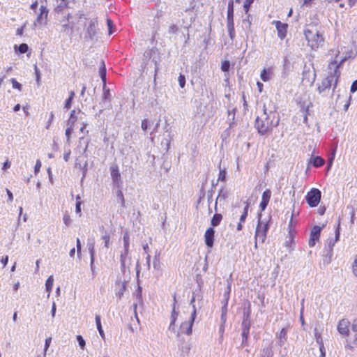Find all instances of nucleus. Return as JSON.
I'll return each instance as SVG.
<instances>
[{
	"mask_svg": "<svg viewBox=\"0 0 357 357\" xmlns=\"http://www.w3.org/2000/svg\"><path fill=\"white\" fill-rule=\"evenodd\" d=\"M268 230V222L265 224H262V222L260 220V218L258 220V224L257 225L256 231H255V248L257 247V241H260L261 243H264L266 238L267 231Z\"/></svg>",
	"mask_w": 357,
	"mask_h": 357,
	"instance_id": "nucleus-4",
	"label": "nucleus"
},
{
	"mask_svg": "<svg viewBox=\"0 0 357 357\" xmlns=\"http://www.w3.org/2000/svg\"><path fill=\"white\" fill-rule=\"evenodd\" d=\"M77 120V117L75 116V110L73 109L70 112V118L68 120V126H70V127H73L76 121Z\"/></svg>",
	"mask_w": 357,
	"mask_h": 357,
	"instance_id": "nucleus-30",
	"label": "nucleus"
},
{
	"mask_svg": "<svg viewBox=\"0 0 357 357\" xmlns=\"http://www.w3.org/2000/svg\"><path fill=\"white\" fill-rule=\"evenodd\" d=\"M339 237H340V232H339V230L337 229L335 231V238L334 239L331 238V239L328 240L327 255H328V257H329L328 262H330L331 258L333 255V248L335 245V243L339 240Z\"/></svg>",
	"mask_w": 357,
	"mask_h": 357,
	"instance_id": "nucleus-15",
	"label": "nucleus"
},
{
	"mask_svg": "<svg viewBox=\"0 0 357 357\" xmlns=\"http://www.w3.org/2000/svg\"><path fill=\"white\" fill-rule=\"evenodd\" d=\"M15 50H16L17 48L18 49V51L21 53V54H24L25 52H27L28 49H29V47L28 45L26 44V43H22L20 44L19 46L17 45H15L14 47Z\"/></svg>",
	"mask_w": 357,
	"mask_h": 357,
	"instance_id": "nucleus-36",
	"label": "nucleus"
},
{
	"mask_svg": "<svg viewBox=\"0 0 357 357\" xmlns=\"http://www.w3.org/2000/svg\"><path fill=\"white\" fill-rule=\"evenodd\" d=\"M82 15L81 13H76L75 15H73V18L70 20V25L73 24V28L75 27V24H77L79 19L82 17Z\"/></svg>",
	"mask_w": 357,
	"mask_h": 357,
	"instance_id": "nucleus-38",
	"label": "nucleus"
},
{
	"mask_svg": "<svg viewBox=\"0 0 357 357\" xmlns=\"http://www.w3.org/2000/svg\"><path fill=\"white\" fill-rule=\"evenodd\" d=\"M280 123V117L276 107L271 101L265 102L263 106V114L257 116L255 121V128L258 132L264 135L271 132L273 128L277 127Z\"/></svg>",
	"mask_w": 357,
	"mask_h": 357,
	"instance_id": "nucleus-1",
	"label": "nucleus"
},
{
	"mask_svg": "<svg viewBox=\"0 0 357 357\" xmlns=\"http://www.w3.org/2000/svg\"><path fill=\"white\" fill-rule=\"evenodd\" d=\"M68 0H56V6L55 11L58 13L62 12L63 10L68 6Z\"/></svg>",
	"mask_w": 357,
	"mask_h": 357,
	"instance_id": "nucleus-20",
	"label": "nucleus"
},
{
	"mask_svg": "<svg viewBox=\"0 0 357 357\" xmlns=\"http://www.w3.org/2000/svg\"><path fill=\"white\" fill-rule=\"evenodd\" d=\"M314 337H315L316 342L319 344V353H320L319 357H325L326 356V350H325V347L324 345V342H323L321 334L317 331V329H315V331H314Z\"/></svg>",
	"mask_w": 357,
	"mask_h": 357,
	"instance_id": "nucleus-17",
	"label": "nucleus"
},
{
	"mask_svg": "<svg viewBox=\"0 0 357 357\" xmlns=\"http://www.w3.org/2000/svg\"><path fill=\"white\" fill-rule=\"evenodd\" d=\"M153 124L152 121H149L147 119H144L142 121V129L144 131H146L149 127H150Z\"/></svg>",
	"mask_w": 357,
	"mask_h": 357,
	"instance_id": "nucleus-42",
	"label": "nucleus"
},
{
	"mask_svg": "<svg viewBox=\"0 0 357 357\" xmlns=\"http://www.w3.org/2000/svg\"><path fill=\"white\" fill-rule=\"evenodd\" d=\"M248 208H249V204L248 202H246V205L244 207L243 212L240 217L241 222H244L245 221V219L248 216Z\"/></svg>",
	"mask_w": 357,
	"mask_h": 357,
	"instance_id": "nucleus-39",
	"label": "nucleus"
},
{
	"mask_svg": "<svg viewBox=\"0 0 357 357\" xmlns=\"http://www.w3.org/2000/svg\"><path fill=\"white\" fill-rule=\"evenodd\" d=\"M287 331L286 328H282L280 333L278 334V339H284V340H287Z\"/></svg>",
	"mask_w": 357,
	"mask_h": 357,
	"instance_id": "nucleus-48",
	"label": "nucleus"
},
{
	"mask_svg": "<svg viewBox=\"0 0 357 357\" xmlns=\"http://www.w3.org/2000/svg\"><path fill=\"white\" fill-rule=\"evenodd\" d=\"M222 219V215L220 213H215L211 219V224L213 227L218 226Z\"/></svg>",
	"mask_w": 357,
	"mask_h": 357,
	"instance_id": "nucleus-25",
	"label": "nucleus"
},
{
	"mask_svg": "<svg viewBox=\"0 0 357 357\" xmlns=\"http://www.w3.org/2000/svg\"><path fill=\"white\" fill-rule=\"evenodd\" d=\"M251 326L250 321V309L244 310L243 318L241 324L242 332L250 333V328Z\"/></svg>",
	"mask_w": 357,
	"mask_h": 357,
	"instance_id": "nucleus-11",
	"label": "nucleus"
},
{
	"mask_svg": "<svg viewBox=\"0 0 357 357\" xmlns=\"http://www.w3.org/2000/svg\"><path fill=\"white\" fill-rule=\"evenodd\" d=\"M10 82L12 83L13 88L18 89L19 91H22V84H20L15 79L12 78L10 79Z\"/></svg>",
	"mask_w": 357,
	"mask_h": 357,
	"instance_id": "nucleus-44",
	"label": "nucleus"
},
{
	"mask_svg": "<svg viewBox=\"0 0 357 357\" xmlns=\"http://www.w3.org/2000/svg\"><path fill=\"white\" fill-rule=\"evenodd\" d=\"M179 349L182 353L188 354L191 349V345L190 343L184 344L183 345L179 347Z\"/></svg>",
	"mask_w": 357,
	"mask_h": 357,
	"instance_id": "nucleus-40",
	"label": "nucleus"
},
{
	"mask_svg": "<svg viewBox=\"0 0 357 357\" xmlns=\"http://www.w3.org/2000/svg\"><path fill=\"white\" fill-rule=\"evenodd\" d=\"M48 15V9L45 6L40 7V13L33 23L35 27L45 24Z\"/></svg>",
	"mask_w": 357,
	"mask_h": 357,
	"instance_id": "nucleus-9",
	"label": "nucleus"
},
{
	"mask_svg": "<svg viewBox=\"0 0 357 357\" xmlns=\"http://www.w3.org/2000/svg\"><path fill=\"white\" fill-rule=\"evenodd\" d=\"M261 79L264 82H268L271 79V72L270 70H267L266 69H264L260 75Z\"/></svg>",
	"mask_w": 357,
	"mask_h": 357,
	"instance_id": "nucleus-31",
	"label": "nucleus"
},
{
	"mask_svg": "<svg viewBox=\"0 0 357 357\" xmlns=\"http://www.w3.org/2000/svg\"><path fill=\"white\" fill-rule=\"evenodd\" d=\"M63 220L64 224L66 226H69L70 225L71 219L68 214H65L63 215Z\"/></svg>",
	"mask_w": 357,
	"mask_h": 357,
	"instance_id": "nucleus-51",
	"label": "nucleus"
},
{
	"mask_svg": "<svg viewBox=\"0 0 357 357\" xmlns=\"http://www.w3.org/2000/svg\"><path fill=\"white\" fill-rule=\"evenodd\" d=\"M73 130V127H70V126H68V128L66 130L65 135L67 137V142H70L71 131Z\"/></svg>",
	"mask_w": 357,
	"mask_h": 357,
	"instance_id": "nucleus-56",
	"label": "nucleus"
},
{
	"mask_svg": "<svg viewBox=\"0 0 357 357\" xmlns=\"http://www.w3.org/2000/svg\"><path fill=\"white\" fill-rule=\"evenodd\" d=\"M227 195H228V193L226 190H225L224 188H222L220 190V191L218 192V197L216 199L215 204V211L217 210L218 200H220V202H221L222 200H225L227 197Z\"/></svg>",
	"mask_w": 357,
	"mask_h": 357,
	"instance_id": "nucleus-23",
	"label": "nucleus"
},
{
	"mask_svg": "<svg viewBox=\"0 0 357 357\" xmlns=\"http://www.w3.org/2000/svg\"><path fill=\"white\" fill-rule=\"evenodd\" d=\"M235 109H228V116H227V121L229 122V126L231 127L233 124H234V119H235Z\"/></svg>",
	"mask_w": 357,
	"mask_h": 357,
	"instance_id": "nucleus-26",
	"label": "nucleus"
},
{
	"mask_svg": "<svg viewBox=\"0 0 357 357\" xmlns=\"http://www.w3.org/2000/svg\"><path fill=\"white\" fill-rule=\"evenodd\" d=\"M53 282H54L53 276L51 275L47 278V280H46V282H45V287H46V291L48 292V296H50V294L52 291V287H53Z\"/></svg>",
	"mask_w": 357,
	"mask_h": 357,
	"instance_id": "nucleus-28",
	"label": "nucleus"
},
{
	"mask_svg": "<svg viewBox=\"0 0 357 357\" xmlns=\"http://www.w3.org/2000/svg\"><path fill=\"white\" fill-rule=\"evenodd\" d=\"M97 31L98 21L96 19H91L86 28L85 38L87 40H93L96 35Z\"/></svg>",
	"mask_w": 357,
	"mask_h": 357,
	"instance_id": "nucleus-7",
	"label": "nucleus"
},
{
	"mask_svg": "<svg viewBox=\"0 0 357 357\" xmlns=\"http://www.w3.org/2000/svg\"><path fill=\"white\" fill-rule=\"evenodd\" d=\"M310 162L311 164H312L315 167H319L324 164L325 161L322 158H321L319 156H316V157L312 158L310 159Z\"/></svg>",
	"mask_w": 357,
	"mask_h": 357,
	"instance_id": "nucleus-22",
	"label": "nucleus"
},
{
	"mask_svg": "<svg viewBox=\"0 0 357 357\" xmlns=\"http://www.w3.org/2000/svg\"><path fill=\"white\" fill-rule=\"evenodd\" d=\"M128 251H129V250L124 249V250L121 252L120 262H121L122 268H125V266H126V257L128 255Z\"/></svg>",
	"mask_w": 357,
	"mask_h": 357,
	"instance_id": "nucleus-29",
	"label": "nucleus"
},
{
	"mask_svg": "<svg viewBox=\"0 0 357 357\" xmlns=\"http://www.w3.org/2000/svg\"><path fill=\"white\" fill-rule=\"evenodd\" d=\"M51 341H52V337H50L45 339V348H44V357H45V356H46L47 351L51 344Z\"/></svg>",
	"mask_w": 357,
	"mask_h": 357,
	"instance_id": "nucleus-46",
	"label": "nucleus"
},
{
	"mask_svg": "<svg viewBox=\"0 0 357 357\" xmlns=\"http://www.w3.org/2000/svg\"><path fill=\"white\" fill-rule=\"evenodd\" d=\"M215 229L209 227L204 234L205 243L208 248H212L214 243Z\"/></svg>",
	"mask_w": 357,
	"mask_h": 357,
	"instance_id": "nucleus-13",
	"label": "nucleus"
},
{
	"mask_svg": "<svg viewBox=\"0 0 357 357\" xmlns=\"http://www.w3.org/2000/svg\"><path fill=\"white\" fill-rule=\"evenodd\" d=\"M110 174L114 185L119 186L121 184V174L117 164H112L109 168Z\"/></svg>",
	"mask_w": 357,
	"mask_h": 357,
	"instance_id": "nucleus-10",
	"label": "nucleus"
},
{
	"mask_svg": "<svg viewBox=\"0 0 357 357\" xmlns=\"http://www.w3.org/2000/svg\"><path fill=\"white\" fill-rule=\"evenodd\" d=\"M321 231V227L319 226L316 225L312 228L308 242L310 247L312 248L315 245L316 241L319 238Z\"/></svg>",
	"mask_w": 357,
	"mask_h": 357,
	"instance_id": "nucleus-12",
	"label": "nucleus"
},
{
	"mask_svg": "<svg viewBox=\"0 0 357 357\" xmlns=\"http://www.w3.org/2000/svg\"><path fill=\"white\" fill-rule=\"evenodd\" d=\"M176 296H174V304L172 306V311L171 314V326H174L178 316V312L176 310Z\"/></svg>",
	"mask_w": 357,
	"mask_h": 357,
	"instance_id": "nucleus-21",
	"label": "nucleus"
},
{
	"mask_svg": "<svg viewBox=\"0 0 357 357\" xmlns=\"http://www.w3.org/2000/svg\"><path fill=\"white\" fill-rule=\"evenodd\" d=\"M41 165H42V164H41L40 160H37L36 162V165H35V167H34V173L36 174L40 171Z\"/></svg>",
	"mask_w": 357,
	"mask_h": 357,
	"instance_id": "nucleus-54",
	"label": "nucleus"
},
{
	"mask_svg": "<svg viewBox=\"0 0 357 357\" xmlns=\"http://www.w3.org/2000/svg\"><path fill=\"white\" fill-rule=\"evenodd\" d=\"M126 282H123L121 284V287H120L119 290L116 294V295L119 298V299L121 298V297L123 296V295L124 294V291H126Z\"/></svg>",
	"mask_w": 357,
	"mask_h": 357,
	"instance_id": "nucleus-35",
	"label": "nucleus"
},
{
	"mask_svg": "<svg viewBox=\"0 0 357 357\" xmlns=\"http://www.w3.org/2000/svg\"><path fill=\"white\" fill-rule=\"evenodd\" d=\"M349 324L350 323L347 319H343L340 320L337 325L338 332L342 335H348Z\"/></svg>",
	"mask_w": 357,
	"mask_h": 357,
	"instance_id": "nucleus-16",
	"label": "nucleus"
},
{
	"mask_svg": "<svg viewBox=\"0 0 357 357\" xmlns=\"http://www.w3.org/2000/svg\"><path fill=\"white\" fill-rule=\"evenodd\" d=\"M77 342L79 343V347L82 349H84V347H85V344H86V342H85V340H84V338L81 335H77Z\"/></svg>",
	"mask_w": 357,
	"mask_h": 357,
	"instance_id": "nucleus-47",
	"label": "nucleus"
},
{
	"mask_svg": "<svg viewBox=\"0 0 357 357\" xmlns=\"http://www.w3.org/2000/svg\"><path fill=\"white\" fill-rule=\"evenodd\" d=\"M90 258L91 259L94 260L95 250L93 244L91 245L89 248Z\"/></svg>",
	"mask_w": 357,
	"mask_h": 357,
	"instance_id": "nucleus-55",
	"label": "nucleus"
},
{
	"mask_svg": "<svg viewBox=\"0 0 357 357\" xmlns=\"http://www.w3.org/2000/svg\"><path fill=\"white\" fill-rule=\"evenodd\" d=\"M228 33L231 40L235 37L234 23L227 24Z\"/></svg>",
	"mask_w": 357,
	"mask_h": 357,
	"instance_id": "nucleus-32",
	"label": "nucleus"
},
{
	"mask_svg": "<svg viewBox=\"0 0 357 357\" xmlns=\"http://www.w3.org/2000/svg\"><path fill=\"white\" fill-rule=\"evenodd\" d=\"M347 57L338 59V55L336 56L334 61H331L328 64V76L324 79L318 86L319 93L323 96H326L331 90V87L333 85V92L336 88L338 79L340 76V71L339 70L340 66L346 61Z\"/></svg>",
	"mask_w": 357,
	"mask_h": 357,
	"instance_id": "nucleus-2",
	"label": "nucleus"
},
{
	"mask_svg": "<svg viewBox=\"0 0 357 357\" xmlns=\"http://www.w3.org/2000/svg\"><path fill=\"white\" fill-rule=\"evenodd\" d=\"M8 195V202H12L13 200V193L8 188L6 189Z\"/></svg>",
	"mask_w": 357,
	"mask_h": 357,
	"instance_id": "nucleus-60",
	"label": "nucleus"
},
{
	"mask_svg": "<svg viewBox=\"0 0 357 357\" xmlns=\"http://www.w3.org/2000/svg\"><path fill=\"white\" fill-rule=\"evenodd\" d=\"M275 23L278 31V36L281 40H283L287 36L288 25L287 24L282 23L280 21H276Z\"/></svg>",
	"mask_w": 357,
	"mask_h": 357,
	"instance_id": "nucleus-14",
	"label": "nucleus"
},
{
	"mask_svg": "<svg viewBox=\"0 0 357 357\" xmlns=\"http://www.w3.org/2000/svg\"><path fill=\"white\" fill-rule=\"evenodd\" d=\"M90 261H90V268H91L92 276H93V278H95V276L96 275V267L94 266V260L92 261V259H91Z\"/></svg>",
	"mask_w": 357,
	"mask_h": 357,
	"instance_id": "nucleus-53",
	"label": "nucleus"
},
{
	"mask_svg": "<svg viewBox=\"0 0 357 357\" xmlns=\"http://www.w3.org/2000/svg\"><path fill=\"white\" fill-rule=\"evenodd\" d=\"M73 18V15L68 14L66 16H64L63 19L61 20L62 28L63 29V31H66L68 29H73V24L70 25V20Z\"/></svg>",
	"mask_w": 357,
	"mask_h": 357,
	"instance_id": "nucleus-19",
	"label": "nucleus"
},
{
	"mask_svg": "<svg viewBox=\"0 0 357 357\" xmlns=\"http://www.w3.org/2000/svg\"><path fill=\"white\" fill-rule=\"evenodd\" d=\"M178 83H179V86L181 88H183L185 86V77L184 75L180 74V75L178 77Z\"/></svg>",
	"mask_w": 357,
	"mask_h": 357,
	"instance_id": "nucleus-50",
	"label": "nucleus"
},
{
	"mask_svg": "<svg viewBox=\"0 0 357 357\" xmlns=\"http://www.w3.org/2000/svg\"><path fill=\"white\" fill-rule=\"evenodd\" d=\"M73 100V99H72V98H68L66 100V103H65V106H64V107H65L66 109H69V108H70Z\"/></svg>",
	"mask_w": 357,
	"mask_h": 357,
	"instance_id": "nucleus-63",
	"label": "nucleus"
},
{
	"mask_svg": "<svg viewBox=\"0 0 357 357\" xmlns=\"http://www.w3.org/2000/svg\"><path fill=\"white\" fill-rule=\"evenodd\" d=\"M54 113H53V112H51L50 114V118H49V119L47 121V126H46V128L47 129L50 128V125L52 124V123L54 121Z\"/></svg>",
	"mask_w": 357,
	"mask_h": 357,
	"instance_id": "nucleus-52",
	"label": "nucleus"
},
{
	"mask_svg": "<svg viewBox=\"0 0 357 357\" xmlns=\"http://www.w3.org/2000/svg\"><path fill=\"white\" fill-rule=\"evenodd\" d=\"M101 238L104 241V246H105V248L106 249H108L109 246V240H110L109 234L107 231H105L104 234L102 236Z\"/></svg>",
	"mask_w": 357,
	"mask_h": 357,
	"instance_id": "nucleus-34",
	"label": "nucleus"
},
{
	"mask_svg": "<svg viewBox=\"0 0 357 357\" xmlns=\"http://www.w3.org/2000/svg\"><path fill=\"white\" fill-rule=\"evenodd\" d=\"M10 167V162L7 159L3 164L2 169L6 170Z\"/></svg>",
	"mask_w": 357,
	"mask_h": 357,
	"instance_id": "nucleus-61",
	"label": "nucleus"
},
{
	"mask_svg": "<svg viewBox=\"0 0 357 357\" xmlns=\"http://www.w3.org/2000/svg\"><path fill=\"white\" fill-rule=\"evenodd\" d=\"M116 197L118 199V201L121 203V205L124 207L125 206V199L123 195L121 190H118Z\"/></svg>",
	"mask_w": 357,
	"mask_h": 357,
	"instance_id": "nucleus-43",
	"label": "nucleus"
},
{
	"mask_svg": "<svg viewBox=\"0 0 357 357\" xmlns=\"http://www.w3.org/2000/svg\"><path fill=\"white\" fill-rule=\"evenodd\" d=\"M351 92L354 93L357 91V80H355L351 86Z\"/></svg>",
	"mask_w": 357,
	"mask_h": 357,
	"instance_id": "nucleus-62",
	"label": "nucleus"
},
{
	"mask_svg": "<svg viewBox=\"0 0 357 357\" xmlns=\"http://www.w3.org/2000/svg\"><path fill=\"white\" fill-rule=\"evenodd\" d=\"M95 319H96V324L97 329L99 332V334L102 339H105V333H104L103 329L102 328L100 315H96Z\"/></svg>",
	"mask_w": 357,
	"mask_h": 357,
	"instance_id": "nucleus-24",
	"label": "nucleus"
},
{
	"mask_svg": "<svg viewBox=\"0 0 357 357\" xmlns=\"http://www.w3.org/2000/svg\"><path fill=\"white\" fill-rule=\"evenodd\" d=\"M192 312L191 314L190 320L188 321L183 322L179 328V333L190 335L192 334V326L197 315V310L195 305L192 306Z\"/></svg>",
	"mask_w": 357,
	"mask_h": 357,
	"instance_id": "nucleus-5",
	"label": "nucleus"
},
{
	"mask_svg": "<svg viewBox=\"0 0 357 357\" xmlns=\"http://www.w3.org/2000/svg\"><path fill=\"white\" fill-rule=\"evenodd\" d=\"M135 296L137 300V304H142V287L138 285L137 289L135 292Z\"/></svg>",
	"mask_w": 357,
	"mask_h": 357,
	"instance_id": "nucleus-33",
	"label": "nucleus"
},
{
	"mask_svg": "<svg viewBox=\"0 0 357 357\" xmlns=\"http://www.w3.org/2000/svg\"><path fill=\"white\" fill-rule=\"evenodd\" d=\"M124 249L129 250V237L127 235L123 236Z\"/></svg>",
	"mask_w": 357,
	"mask_h": 357,
	"instance_id": "nucleus-57",
	"label": "nucleus"
},
{
	"mask_svg": "<svg viewBox=\"0 0 357 357\" xmlns=\"http://www.w3.org/2000/svg\"><path fill=\"white\" fill-rule=\"evenodd\" d=\"M178 31V27L174 25V24H172V26H169V33H172V34H176Z\"/></svg>",
	"mask_w": 357,
	"mask_h": 357,
	"instance_id": "nucleus-59",
	"label": "nucleus"
},
{
	"mask_svg": "<svg viewBox=\"0 0 357 357\" xmlns=\"http://www.w3.org/2000/svg\"><path fill=\"white\" fill-rule=\"evenodd\" d=\"M107 24L109 29V34H112L113 33L112 31V26H113V22L110 19L107 20Z\"/></svg>",
	"mask_w": 357,
	"mask_h": 357,
	"instance_id": "nucleus-58",
	"label": "nucleus"
},
{
	"mask_svg": "<svg viewBox=\"0 0 357 357\" xmlns=\"http://www.w3.org/2000/svg\"><path fill=\"white\" fill-rule=\"evenodd\" d=\"M226 174H227L226 170L225 169H220L219 174H218V180L220 181H225V178H226Z\"/></svg>",
	"mask_w": 357,
	"mask_h": 357,
	"instance_id": "nucleus-45",
	"label": "nucleus"
},
{
	"mask_svg": "<svg viewBox=\"0 0 357 357\" xmlns=\"http://www.w3.org/2000/svg\"><path fill=\"white\" fill-rule=\"evenodd\" d=\"M234 23V1L230 0L228 3L227 24Z\"/></svg>",
	"mask_w": 357,
	"mask_h": 357,
	"instance_id": "nucleus-18",
	"label": "nucleus"
},
{
	"mask_svg": "<svg viewBox=\"0 0 357 357\" xmlns=\"http://www.w3.org/2000/svg\"><path fill=\"white\" fill-rule=\"evenodd\" d=\"M271 197V191L269 189H267L263 192L261 200L265 201L268 203L270 201Z\"/></svg>",
	"mask_w": 357,
	"mask_h": 357,
	"instance_id": "nucleus-37",
	"label": "nucleus"
},
{
	"mask_svg": "<svg viewBox=\"0 0 357 357\" xmlns=\"http://www.w3.org/2000/svg\"><path fill=\"white\" fill-rule=\"evenodd\" d=\"M273 352L271 348H264L262 350L261 357H271Z\"/></svg>",
	"mask_w": 357,
	"mask_h": 357,
	"instance_id": "nucleus-41",
	"label": "nucleus"
},
{
	"mask_svg": "<svg viewBox=\"0 0 357 357\" xmlns=\"http://www.w3.org/2000/svg\"><path fill=\"white\" fill-rule=\"evenodd\" d=\"M306 202L311 207L317 206L321 199V191L317 188H312L307 192L306 197Z\"/></svg>",
	"mask_w": 357,
	"mask_h": 357,
	"instance_id": "nucleus-6",
	"label": "nucleus"
},
{
	"mask_svg": "<svg viewBox=\"0 0 357 357\" xmlns=\"http://www.w3.org/2000/svg\"><path fill=\"white\" fill-rule=\"evenodd\" d=\"M252 24V20L250 19V15H248L247 18L243 20L242 26L244 29L250 31Z\"/></svg>",
	"mask_w": 357,
	"mask_h": 357,
	"instance_id": "nucleus-27",
	"label": "nucleus"
},
{
	"mask_svg": "<svg viewBox=\"0 0 357 357\" xmlns=\"http://www.w3.org/2000/svg\"><path fill=\"white\" fill-rule=\"evenodd\" d=\"M100 76L101 77V79L104 84V92L102 98L105 100H110L111 93L109 89H105V83H106V68L105 66V63L103 61H101L100 66Z\"/></svg>",
	"mask_w": 357,
	"mask_h": 357,
	"instance_id": "nucleus-8",
	"label": "nucleus"
},
{
	"mask_svg": "<svg viewBox=\"0 0 357 357\" xmlns=\"http://www.w3.org/2000/svg\"><path fill=\"white\" fill-rule=\"evenodd\" d=\"M229 62L228 61H225L223 63H222L221 69L224 72H227L229 71Z\"/></svg>",
	"mask_w": 357,
	"mask_h": 357,
	"instance_id": "nucleus-49",
	"label": "nucleus"
},
{
	"mask_svg": "<svg viewBox=\"0 0 357 357\" xmlns=\"http://www.w3.org/2000/svg\"><path fill=\"white\" fill-rule=\"evenodd\" d=\"M351 329L354 332L357 333V319L354 320L351 325Z\"/></svg>",
	"mask_w": 357,
	"mask_h": 357,
	"instance_id": "nucleus-64",
	"label": "nucleus"
},
{
	"mask_svg": "<svg viewBox=\"0 0 357 357\" xmlns=\"http://www.w3.org/2000/svg\"><path fill=\"white\" fill-rule=\"evenodd\" d=\"M304 34L308 45L313 50L318 49L324 42V38L317 24L307 25L304 30Z\"/></svg>",
	"mask_w": 357,
	"mask_h": 357,
	"instance_id": "nucleus-3",
	"label": "nucleus"
}]
</instances>
